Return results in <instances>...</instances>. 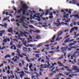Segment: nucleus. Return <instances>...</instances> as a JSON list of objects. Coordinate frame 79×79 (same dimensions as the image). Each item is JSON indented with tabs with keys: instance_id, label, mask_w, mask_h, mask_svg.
Instances as JSON below:
<instances>
[{
	"instance_id": "f704fd0d",
	"label": "nucleus",
	"mask_w": 79,
	"mask_h": 79,
	"mask_svg": "<svg viewBox=\"0 0 79 79\" xmlns=\"http://www.w3.org/2000/svg\"><path fill=\"white\" fill-rule=\"evenodd\" d=\"M22 55H23V56H27V55L24 53H22Z\"/></svg>"
},
{
	"instance_id": "6e6d98bb",
	"label": "nucleus",
	"mask_w": 79,
	"mask_h": 79,
	"mask_svg": "<svg viewBox=\"0 0 79 79\" xmlns=\"http://www.w3.org/2000/svg\"><path fill=\"white\" fill-rule=\"evenodd\" d=\"M44 15V12H43V13L41 14V15H40V17H42V16Z\"/></svg>"
},
{
	"instance_id": "de8ad7c7",
	"label": "nucleus",
	"mask_w": 79,
	"mask_h": 79,
	"mask_svg": "<svg viewBox=\"0 0 79 79\" xmlns=\"http://www.w3.org/2000/svg\"><path fill=\"white\" fill-rule=\"evenodd\" d=\"M19 57H20V58H24V56L21 55H19Z\"/></svg>"
},
{
	"instance_id": "49530a36",
	"label": "nucleus",
	"mask_w": 79,
	"mask_h": 79,
	"mask_svg": "<svg viewBox=\"0 0 79 79\" xmlns=\"http://www.w3.org/2000/svg\"><path fill=\"white\" fill-rule=\"evenodd\" d=\"M36 15H38V14H35V15H34V16L35 18H37V16Z\"/></svg>"
},
{
	"instance_id": "3c124183",
	"label": "nucleus",
	"mask_w": 79,
	"mask_h": 79,
	"mask_svg": "<svg viewBox=\"0 0 79 79\" xmlns=\"http://www.w3.org/2000/svg\"><path fill=\"white\" fill-rule=\"evenodd\" d=\"M42 27H48V26L44 25H42Z\"/></svg>"
},
{
	"instance_id": "2f4dec72",
	"label": "nucleus",
	"mask_w": 79,
	"mask_h": 79,
	"mask_svg": "<svg viewBox=\"0 0 79 79\" xmlns=\"http://www.w3.org/2000/svg\"><path fill=\"white\" fill-rule=\"evenodd\" d=\"M27 42L29 43V42H33V40H29L27 41Z\"/></svg>"
},
{
	"instance_id": "79ce46f5",
	"label": "nucleus",
	"mask_w": 79,
	"mask_h": 79,
	"mask_svg": "<svg viewBox=\"0 0 79 79\" xmlns=\"http://www.w3.org/2000/svg\"><path fill=\"white\" fill-rule=\"evenodd\" d=\"M2 63H3V64H6V63H7V62H5L4 61H3Z\"/></svg>"
},
{
	"instance_id": "6e6552de",
	"label": "nucleus",
	"mask_w": 79,
	"mask_h": 79,
	"mask_svg": "<svg viewBox=\"0 0 79 79\" xmlns=\"http://www.w3.org/2000/svg\"><path fill=\"white\" fill-rule=\"evenodd\" d=\"M11 57V55L10 54H8L5 56L4 58H5V59H6V58H10Z\"/></svg>"
},
{
	"instance_id": "c9c22d12",
	"label": "nucleus",
	"mask_w": 79,
	"mask_h": 79,
	"mask_svg": "<svg viewBox=\"0 0 79 79\" xmlns=\"http://www.w3.org/2000/svg\"><path fill=\"white\" fill-rule=\"evenodd\" d=\"M65 74L66 76H68V75L69 74V73L66 72H65Z\"/></svg>"
},
{
	"instance_id": "a19ab883",
	"label": "nucleus",
	"mask_w": 79,
	"mask_h": 79,
	"mask_svg": "<svg viewBox=\"0 0 79 79\" xmlns=\"http://www.w3.org/2000/svg\"><path fill=\"white\" fill-rule=\"evenodd\" d=\"M41 59H42V58H40L38 59V62H40V60H41Z\"/></svg>"
},
{
	"instance_id": "69168bd1",
	"label": "nucleus",
	"mask_w": 79,
	"mask_h": 79,
	"mask_svg": "<svg viewBox=\"0 0 79 79\" xmlns=\"http://www.w3.org/2000/svg\"><path fill=\"white\" fill-rule=\"evenodd\" d=\"M6 48V47H5V46L1 48V50H3L4 48Z\"/></svg>"
},
{
	"instance_id": "dca6fc26",
	"label": "nucleus",
	"mask_w": 79,
	"mask_h": 79,
	"mask_svg": "<svg viewBox=\"0 0 79 79\" xmlns=\"http://www.w3.org/2000/svg\"><path fill=\"white\" fill-rule=\"evenodd\" d=\"M26 19V17H22L20 19V20L21 21H24V19Z\"/></svg>"
},
{
	"instance_id": "b1692460",
	"label": "nucleus",
	"mask_w": 79,
	"mask_h": 79,
	"mask_svg": "<svg viewBox=\"0 0 79 79\" xmlns=\"http://www.w3.org/2000/svg\"><path fill=\"white\" fill-rule=\"evenodd\" d=\"M21 11H23V9H20V10H18V12H17V14H19V13H21Z\"/></svg>"
},
{
	"instance_id": "37998d69",
	"label": "nucleus",
	"mask_w": 79,
	"mask_h": 79,
	"mask_svg": "<svg viewBox=\"0 0 79 79\" xmlns=\"http://www.w3.org/2000/svg\"><path fill=\"white\" fill-rule=\"evenodd\" d=\"M41 62L43 63H45V61L44 60V59H42L41 61Z\"/></svg>"
},
{
	"instance_id": "774afa93",
	"label": "nucleus",
	"mask_w": 79,
	"mask_h": 79,
	"mask_svg": "<svg viewBox=\"0 0 79 79\" xmlns=\"http://www.w3.org/2000/svg\"><path fill=\"white\" fill-rule=\"evenodd\" d=\"M52 66H51L50 67L51 68H53V67L54 66V65H53V64H52Z\"/></svg>"
},
{
	"instance_id": "7ed1b4c3",
	"label": "nucleus",
	"mask_w": 79,
	"mask_h": 79,
	"mask_svg": "<svg viewBox=\"0 0 79 79\" xmlns=\"http://www.w3.org/2000/svg\"><path fill=\"white\" fill-rule=\"evenodd\" d=\"M74 29L76 31H77L78 30V28L77 27H73L72 28L70 31V33H72V32L74 31Z\"/></svg>"
},
{
	"instance_id": "5701e85b",
	"label": "nucleus",
	"mask_w": 79,
	"mask_h": 79,
	"mask_svg": "<svg viewBox=\"0 0 79 79\" xmlns=\"http://www.w3.org/2000/svg\"><path fill=\"white\" fill-rule=\"evenodd\" d=\"M33 64L32 63H30V65L29 66V68H31L32 67Z\"/></svg>"
},
{
	"instance_id": "c85d7f7f",
	"label": "nucleus",
	"mask_w": 79,
	"mask_h": 79,
	"mask_svg": "<svg viewBox=\"0 0 79 79\" xmlns=\"http://www.w3.org/2000/svg\"><path fill=\"white\" fill-rule=\"evenodd\" d=\"M69 41L67 39L64 42V43H68Z\"/></svg>"
},
{
	"instance_id": "ea45409f",
	"label": "nucleus",
	"mask_w": 79,
	"mask_h": 79,
	"mask_svg": "<svg viewBox=\"0 0 79 79\" xmlns=\"http://www.w3.org/2000/svg\"><path fill=\"white\" fill-rule=\"evenodd\" d=\"M30 32L31 34H32V32H34V31L32 30H30Z\"/></svg>"
},
{
	"instance_id": "f03ea898",
	"label": "nucleus",
	"mask_w": 79,
	"mask_h": 79,
	"mask_svg": "<svg viewBox=\"0 0 79 79\" xmlns=\"http://www.w3.org/2000/svg\"><path fill=\"white\" fill-rule=\"evenodd\" d=\"M73 69L74 70V71H77L78 70L77 72L79 73V67H77V66H75L74 65H73Z\"/></svg>"
},
{
	"instance_id": "f3484780",
	"label": "nucleus",
	"mask_w": 79,
	"mask_h": 79,
	"mask_svg": "<svg viewBox=\"0 0 79 79\" xmlns=\"http://www.w3.org/2000/svg\"><path fill=\"white\" fill-rule=\"evenodd\" d=\"M24 74H20L19 75V76L20 77V78H21V79H22V78H23V76H24Z\"/></svg>"
},
{
	"instance_id": "c756f323",
	"label": "nucleus",
	"mask_w": 79,
	"mask_h": 79,
	"mask_svg": "<svg viewBox=\"0 0 79 79\" xmlns=\"http://www.w3.org/2000/svg\"><path fill=\"white\" fill-rule=\"evenodd\" d=\"M63 59V55H62V56L59 58V60H62Z\"/></svg>"
},
{
	"instance_id": "ddd939ff",
	"label": "nucleus",
	"mask_w": 79,
	"mask_h": 79,
	"mask_svg": "<svg viewBox=\"0 0 79 79\" xmlns=\"http://www.w3.org/2000/svg\"><path fill=\"white\" fill-rule=\"evenodd\" d=\"M63 34V32L61 31H59L58 32V36H60L62 35V34Z\"/></svg>"
},
{
	"instance_id": "e2e57ef3",
	"label": "nucleus",
	"mask_w": 79,
	"mask_h": 79,
	"mask_svg": "<svg viewBox=\"0 0 79 79\" xmlns=\"http://www.w3.org/2000/svg\"><path fill=\"white\" fill-rule=\"evenodd\" d=\"M68 31H69V30H68V29H67V30H65L64 31V32H68Z\"/></svg>"
},
{
	"instance_id": "09e8293b",
	"label": "nucleus",
	"mask_w": 79,
	"mask_h": 79,
	"mask_svg": "<svg viewBox=\"0 0 79 79\" xmlns=\"http://www.w3.org/2000/svg\"><path fill=\"white\" fill-rule=\"evenodd\" d=\"M13 40H14V41H16V42H18V40L16 39H13Z\"/></svg>"
},
{
	"instance_id": "8fccbe9b",
	"label": "nucleus",
	"mask_w": 79,
	"mask_h": 79,
	"mask_svg": "<svg viewBox=\"0 0 79 79\" xmlns=\"http://www.w3.org/2000/svg\"><path fill=\"white\" fill-rule=\"evenodd\" d=\"M57 64H61V63L59 61H58L57 62Z\"/></svg>"
},
{
	"instance_id": "f257e3e1",
	"label": "nucleus",
	"mask_w": 79,
	"mask_h": 79,
	"mask_svg": "<svg viewBox=\"0 0 79 79\" xmlns=\"http://www.w3.org/2000/svg\"><path fill=\"white\" fill-rule=\"evenodd\" d=\"M28 6H27V5L26 4H24L23 5L22 8H23V15H26V14H25V13H26V10H26V9H27V8H28Z\"/></svg>"
},
{
	"instance_id": "20e7f679",
	"label": "nucleus",
	"mask_w": 79,
	"mask_h": 79,
	"mask_svg": "<svg viewBox=\"0 0 79 79\" xmlns=\"http://www.w3.org/2000/svg\"><path fill=\"white\" fill-rule=\"evenodd\" d=\"M40 66L42 68H47V65L46 64H42Z\"/></svg>"
},
{
	"instance_id": "680f3d73",
	"label": "nucleus",
	"mask_w": 79,
	"mask_h": 79,
	"mask_svg": "<svg viewBox=\"0 0 79 79\" xmlns=\"http://www.w3.org/2000/svg\"><path fill=\"white\" fill-rule=\"evenodd\" d=\"M42 68L40 67V71H42H42H43V69H42Z\"/></svg>"
},
{
	"instance_id": "338daca9",
	"label": "nucleus",
	"mask_w": 79,
	"mask_h": 79,
	"mask_svg": "<svg viewBox=\"0 0 79 79\" xmlns=\"http://www.w3.org/2000/svg\"><path fill=\"white\" fill-rule=\"evenodd\" d=\"M67 70L69 71H72V70L71 69H67Z\"/></svg>"
},
{
	"instance_id": "9b49d317",
	"label": "nucleus",
	"mask_w": 79,
	"mask_h": 79,
	"mask_svg": "<svg viewBox=\"0 0 79 79\" xmlns=\"http://www.w3.org/2000/svg\"><path fill=\"white\" fill-rule=\"evenodd\" d=\"M35 61V60L34 59H31L29 60H28V61L29 62H33V61Z\"/></svg>"
},
{
	"instance_id": "bf43d9fd",
	"label": "nucleus",
	"mask_w": 79,
	"mask_h": 79,
	"mask_svg": "<svg viewBox=\"0 0 79 79\" xmlns=\"http://www.w3.org/2000/svg\"><path fill=\"white\" fill-rule=\"evenodd\" d=\"M69 47H71V46H72L73 44H72V43L70 44H69Z\"/></svg>"
},
{
	"instance_id": "473e14b6",
	"label": "nucleus",
	"mask_w": 79,
	"mask_h": 79,
	"mask_svg": "<svg viewBox=\"0 0 79 79\" xmlns=\"http://www.w3.org/2000/svg\"><path fill=\"white\" fill-rule=\"evenodd\" d=\"M29 27H30V28H32V29H34V26L32 25H30L29 26Z\"/></svg>"
},
{
	"instance_id": "4c0bfd02",
	"label": "nucleus",
	"mask_w": 79,
	"mask_h": 79,
	"mask_svg": "<svg viewBox=\"0 0 79 79\" xmlns=\"http://www.w3.org/2000/svg\"><path fill=\"white\" fill-rule=\"evenodd\" d=\"M35 32H36L37 33H40V30H36L35 31Z\"/></svg>"
},
{
	"instance_id": "423d86ee",
	"label": "nucleus",
	"mask_w": 79,
	"mask_h": 79,
	"mask_svg": "<svg viewBox=\"0 0 79 79\" xmlns=\"http://www.w3.org/2000/svg\"><path fill=\"white\" fill-rule=\"evenodd\" d=\"M0 26L2 27H4L6 28H7V24L5 23L4 24V25L0 24Z\"/></svg>"
},
{
	"instance_id": "603ef678",
	"label": "nucleus",
	"mask_w": 79,
	"mask_h": 79,
	"mask_svg": "<svg viewBox=\"0 0 79 79\" xmlns=\"http://www.w3.org/2000/svg\"><path fill=\"white\" fill-rule=\"evenodd\" d=\"M69 11L68 12L69 13V14H71V10L69 9Z\"/></svg>"
},
{
	"instance_id": "2eb2a0df",
	"label": "nucleus",
	"mask_w": 79,
	"mask_h": 79,
	"mask_svg": "<svg viewBox=\"0 0 79 79\" xmlns=\"http://www.w3.org/2000/svg\"><path fill=\"white\" fill-rule=\"evenodd\" d=\"M72 48H75V49H76V47H72L70 48H68V50H69V51H71V49H72Z\"/></svg>"
},
{
	"instance_id": "4d7b16f0",
	"label": "nucleus",
	"mask_w": 79,
	"mask_h": 79,
	"mask_svg": "<svg viewBox=\"0 0 79 79\" xmlns=\"http://www.w3.org/2000/svg\"><path fill=\"white\" fill-rule=\"evenodd\" d=\"M35 53H40V51H35Z\"/></svg>"
},
{
	"instance_id": "1a4fd4ad",
	"label": "nucleus",
	"mask_w": 79,
	"mask_h": 79,
	"mask_svg": "<svg viewBox=\"0 0 79 79\" xmlns=\"http://www.w3.org/2000/svg\"><path fill=\"white\" fill-rule=\"evenodd\" d=\"M36 39H37V40H39L41 39V37L38 35H36Z\"/></svg>"
},
{
	"instance_id": "a878e982",
	"label": "nucleus",
	"mask_w": 79,
	"mask_h": 79,
	"mask_svg": "<svg viewBox=\"0 0 79 79\" xmlns=\"http://www.w3.org/2000/svg\"><path fill=\"white\" fill-rule=\"evenodd\" d=\"M13 47H14V50H16V46H15V45H13Z\"/></svg>"
},
{
	"instance_id": "58836bf2",
	"label": "nucleus",
	"mask_w": 79,
	"mask_h": 79,
	"mask_svg": "<svg viewBox=\"0 0 79 79\" xmlns=\"http://www.w3.org/2000/svg\"><path fill=\"white\" fill-rule=\"evenodd\" d=\"M23 35L22 33L21 34H20L19 35H18V37L19 38H20V37H21V36H23Z\"/></svg>"
},
{
	"instance_id": "412c9836",
	"label": "nucleus",
	"mask_w": 79,
	"mask_h": 79,
	"mask_svg": "<svg viewBox=\"0 0 79 79\" xmlns=\"http://www.w3.org/2000/svg\"><path fill=\"white\" fill-rule=\"evenodd\" d=\"M25 74V73H24V71H22L20 72L19 73V74Z\"/></svg>"
},
{
	"instance_id": "c03bdc74",
	"label": "nucleus",
	"mask_w": 79,
	"mask_h": 79,
	"mask_svg": "<svg viewBox=\"0 0 79 79\" xmlns=\"http://www.w3.org/2000/svg\"><path fill=\"white\" fill-rule=\"evenodd\" d=\"M59 66H64V65L62 63H61V64L59 65Z\"/></svg>"
},
{
	"instance_id": "aec40b11",
	"label": "nucleus",
	"mask_w": 79,
	"mask_h": 79,
	"mask_svg": "<svg viewBox=\"0 0 79 79\" xmlns=\"http://www.w3.org/2000/svg\"><path fill=\"white\" fill-rule=\"evenodd\" d=\"M79 36V33L77 34V35L74 36V38L75 39L77 37H78Z\"/></svg>"
},
{
	"instance_id": "864d4df0",
	"label": "nucleus",
	"mask_w": 79,
	"mask_h": 79,
	"mask_svg": "<svg viewBox=\"0 0 79 79\" xmlns=\"http://www.w3.org/2000/svg\"><path fill=\"white\" fill-rule=\"evenodd\" d=\"M74 39H72V40H70L69 42H73V41H74Z\"/></svg>"
},
{
	"instance_id": "6ab92c4d",
	"label": "nucleus",
	"mask_w": 79,
	"mask_h": 79,
	"mask_svg": "<svg viewBox=\"0 0 79 79\" xmlns=\"http://www.w3.org/2000/svg\"><path fill=\"white\" fill-rule=\"evenodd\" d=\"M22 34H23V35H24V34H27V35H29V34L26 32H25L24 33H22Z\"/></svg>"
},
{
	"instance_id": "393cba45",
	"label": "nucleus",
	"mask_w": 79,
	"mask_h": 79,
	"mask_svg": "<svg viewBox=\"0 0 79 79\" xmlns=\"http://www.w3.org/2000/svg\"><path fill=\"white\" fill-rule=\"evenodd\" d=\"M39 55H40V54H36L35 55V56L36 57H37V58H39V57H40V56H39Z\"/></svg>"
},
{
	"instance_id": "bb28decb",
	"label": "nucleus",
	"mask_w": 79,
	"mask_h": 79,
	"mask_svg": "<svg viewBox=\"0 0 79 79\" xmlns=\"http://www.w3.org/2000/svg\"><path fill=\"white\" fill-rule=\"evenodd\" d=\"M73 2L74 4H77L76 2H77V1H75V0H73Z\"/></svg>"
},
{
	"instance_id": "4be33fe9",
	"label": "nucleus",
	"mask_w": 79,
	"mask_h": 79,
	"mask_svg": "<svg viewBox=\"0 0 79 79\" xmlns=\"http://www.w3.org/2000/svg\"><path fill=\"white\" fill-rule=\"evenodd\" d=\"M8 40L7 38H6L3 40V42L4 43H6L7 42V40Z\"/></svg>"
},
{
	"instance_id": "9d476101",
	"label": "nucleus",
	"mask_w": 79,
	"mask_h": 79,
	"mask_svg": "<svg viewBox=\"0 0 79 79\" xmlns=\"http://www.w3.org/2000/svg\"><path fill=\"white\" fill-rule=\"evenodd\" d=\"M13 29V27L10 28V29H8V31L9 32H13V30L12 29Z\"/></svg>"
},
{
	"instance_id": "39448f33",
	"label": "nucleus",
	"mask_w": 79,
	"mask_h": 79,
	"mask_svg": "<svg viewBox=\"0 0 79 79\" xmlns=\"http://www.w3.org/2000/svg\"><path fill=\"white\" fill-rule=\"evenodd\" d=\"M60 50H61L62 51V53H64V52L65 51L66 52V48H65V47H62L60 49Z\"/></svg>"
},
{
	"instance_id": "f8f14e48",
	"label": "nucleus",
	"mask_w": 79,
	"mask_h": 79,
	"mask_svg": "<svg viewBox=\"0 0 79 79\" xmlns=\"http://www.w3.org/2000/svg\"><path fill=\"white\" fill-rule=\"evenodd\" d=\"M18 45V47L17 46V48H21V47H22L23 46V44H21V45L19 44H17Z\"/></svg>"
},
{
	"instance_id": "e433bc0d",
	"label": "nucleus",
	"mask_w": 79,
	"mask_h": 79,
	"mask_svg": "<svg viewBox=\"0 0 79 79\" xmlns=\"http://www.w3.org/2000/svg\"><path fill=\"white\" fill-rule=\"evenodd\" d=\"M49 15H51V16H53V12H50V13L49 14Z\"/></svg>"
},
{
	"instance_id": "5fc2aeb1",
	"label": "nucleus",
	"mask_w": 79,
	"mask_h": 79,
	"mask_svg": "<svg viewBox=\"0 0 79 79\" xmlns=\"http://www.w3.org/2000/svg\"><path fill=\"white\" fill-rule=\"evenodd\" d=\"M46 58L47 60H49V58L47 56H46Z\"/></svg>"
},
{
	"instance_id": "4468645a",
	"label": "nucleus",
	"mask_w": 79,
	"mask_h": 79,
	"mask_svg": "<svg viewBox=\"0 0 79 79\" xmlns=\"http://www.w3.org/2000/svg\"><path fill=\"white\" fill-rule=\"evenodd\" d=\"M59 38H60V37H58L56 38V41H58V40H61V39H62V38L61 37H60L59 39Z\"/></svg>"
},
{
	"instance_id": "0eeeda50",
	"label": "nucleus",
	"mask_w": 79,
	"mask_h": 79,
	"mask_svg": "<svg viewBox=\"0 0 79 79\" xmlns=\"http://www.w3.org/2000/svg\"><path fill=\"white\" fill-rule=\"evenodd\" d=\"M77 53L75 52L73 53V56L74 57V58H76V57H77Z\"/></svg>"
},
{
	"instance_id": "cd10ccee",
	"label": "nucleus",
	"mask_w": 79,
	"mask_h": 79,
	"mask_svg": "<svg viewBox=\"0 0 79 79\" xmlns=\"http://www.w3.org/2000/svg\"><path fill=\"white\" fill-rule=\"evenodd\" d=\"M28 45L29 47H33L34 45V44H28Z\"/></svg>"
},
{
	"instance_id": "7c9ffc66",
	"label": "nucleus",
	"mask_w": 79,
	"mask_h": 79,
	"mask_svg": "<svg viewBox=\"0 0 79 79\" xmlns=\"http://www.w3.org/2000/svg\"><path fill=\"white\" fill-rule=\"evenodd\" d=\"M56 38V36L55 35H54L53 37H52V40H55V39Z\"/></svg>"
},
{
	"instance_id": "72a5a7b5",
	"label": "nucleus",
	"mask_w": 79,
	"mask_h": 79,
	"mask_svg": "<svg viewBox=\"0 0 79 79\" xmlns=\"http://www.w3.org/2000/svg\"><path fill=\"white\" fill-rule=\"evenodd\" d=\"M7 19H8V18L7 17L4 18V19L3 20V21H6V20H7Z\"/></svg>"
},
{
	"instance_id": "052dcab7",
	"label": "nucleus",
	"mask_w": 79,
	"mask_h": 79,
	"mask_svg": "<svg viewBox=\"0 0 79 79\" xmlns=\"http://www.w3.org/2000/svg\"><path fill=\"white\" fill-rule=\"evenodd\" d=\"M49 18H53V16H50L49 17Z\"/></svg>"
},
{
	"instance_id": "0e129e2a",
	"label": "nucleus",
	"mask_w": 79,
	"mask_h": 79,
	"mask_svg": "<svg viewBox=\"0 0 79 79\" xmlns=\"http://www.w3.org/2000/svg\"><path fill=\"white\" fill-rule=\"evenodd\" d=\"M7 73L8 74H9L10 73V70H8L7 71Z\"/></svg>"
},
{
	"instance_id": "a18cd8bd",
	"label": "nucleus",
	"mask_w": 79,
	"mask_h": 79,
	"mask_svg": "<svg viewBox=\"0 0 79 79\" xmlns=\"http://www.w3.org/2000/svg\"><path fill=\"white\" fill-rule=\"evenodd\" d=\"M21 62H22L23 64H24V63H25V62L23 60H21Z\"/></svg>"
},
{
	"instance_id": "13d9d810",
	"label": "nucleus",
	"mask_w": 79,
	"mask_h": 79,
	"mask_svg": "<svg viewBox=\"0 0 79 79\" xmlns=\"http://www.w3.org/2000/svg\"><path fill=\"white\" fill-rule=\"evenodd\" d=\"M78 16H79V15H75V18H77Z\"/></svg>"
},
{
	"instance_id": "a211bd4d",
	"label": "nucleus",
	"mask_w": 79,
	"mask_h": 79,
	"mask_svg": "<svg viewBox=\"0 0 79 79\" xmlns=\"http://www.w3.org/2000/svg\"><path fill=\"white\" fill-rule=\"evenodd\" d=\"M42 45H43V43H41L39 44L38 45H37V47H41V46H42Z\"/></svg>"
}]
</instances>
